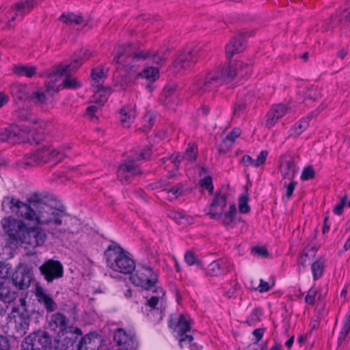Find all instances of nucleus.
<instances>
[{"label":"nucleus","instance_id":"f257e3e1","mask_svg":"<svg viewBox=\"0 0 350 350\" xmlns=\"http://www.w3.org/2000/svg\"><path fill=\"white\" fill-rule=\"evenodd\" d=\"M54 204L47 195L35 192L25 202L11 196L4 197L1 209L37 225L46 226L48 232L57 237L66 232L74 233L73 228L66 226L65 210L55 207Z\"/></svg>","mask_w":350,"mask_h":350},{"label":"nucleus","instance_id":"f03ea898","mask_svg":"<svg viewBox=\"0 0 350 350\" xmlns=\"http://www.w3.org/2000/svg\"><path fill=\"white\" fill-rule=\"evenodd\" d=\"M249 66L242 61L230 62L227 66L216 68L207 72L204 78L198 79L193 85V91L202 94L214 90L224 82H230L239 70Z\"/></svg>","mask_w":350,"mask_h":350},{"label":"nucleus","instance_id":"7ed1b4c3","mask_svg":"<svg viewBox=\"0 0 350 350\" xmlns=\"http://www.w3.org/2000/svg\"><path fill=\"white\" fill-rule=\"evenodd\" d=\"M227 193L223 189L215 193L207 212L211 219L219 220L225 227L233 228L235 224V216L237 215V207L234 204L229 206L228 211L224 213L227 206Z\"/></svg>","mask_w":350,"mask_h":350},{"label":"nucleus","instance_id":"20e7f679","mask_svg":"<svg viewBox=\"0 0 350 350\" xmlns=\"http://www.w3.org/2000/svg\"><path fill=\"white\" fill-rule=\"evenodd\" d=\"M105 256L107 265L116 272L131 274L135 270V261L119 245H110L105 252Z\"/></svg>","mask_w":350,"mask_h":350},{"label":"nucleus","instance_id":"39448f33","mask_svg":"<svg viewBox=\"0 0 350 350\" xmlns=\"http://www.w3.org/2000/svg\"><path fill=\"white\" fill-rule=\"evenodd\" d=\"M1 225L7 237L5 246H16L23 243V237L28 230V226L23 220L9 216L1 220Z\"/></svg>","mask_w":350,"mask_h":350},{"label":"nucleus","instance_id":"423d86ee","mask_svg":"<svg viewBox=\"0 0 350 350\" xmlns=\"http://www.w3.org/2000/svg\"><path fill=\"white\" fill-rule=\"evenodd\" d=\"M52 338L44 331L31 333L25 338L22 350H51Z\"/></svg>","mask_w":350,"mask_h":350},{"label":"nucleus","instance_id":"0eeeda50","mask_svg":"<svg viewBox=\"0 0 350 350\" xmlns=\"http://www.w3.org/2000/svg\"><path fill=\"white\" fill-rule=\"evenodd\" d=\"M9 325L15 330L16 337H22L26 333L29 326V317L25 308L13 307L8 316Z\"/></svg>","mask_w":350,"mask_h":350},{"label":"nucleus","instance_id":"6e6552de","mask_svg":"<svg viewBox=\"0 0 350 350\" xmlns=\"http://www.w3.org/2000/svg\"><path fill=\"white\" fill-rule=\"evenodd\" d=\"M155 294L146 300V306L150 308L148 316L152 321L159 322L163 319L165 310V301L163 299L165 292L162 288H157Z\"/></svg>","mask_w":350,"mask_h":350},{"label":"nucleus","instance_id":"1a4fd4ad","mask_svg":"<svg viewBox=\"0 0 350 350\" xmlns=\"http://www.w3.org/2000/svg\"><path fill=\"white\" fill-rule=\"evenodd\" d=\"M131 280L136 286H141L144 289L152 291L155 293L157 288L156 284L158 282V277L152 269L149 267H144L137 273L131 276Z\"/></svg>","mask_w":350,"mask_h":350},{"label":"nucleus","instance_id":"9d476101","mask_svg":"<svg viewBox=\"0 0 350 350\" xmlns=\"http://www.w3.org/2000/svg\"><path fill=\"white\" fill-rule=\"evenodd\" d=\"M142 173V172L136 160L127 159L120 165L117 170V176L122 183H129L135 176L139 175Z\"/></svg>","mask_w":350,"mask_h":350},{"label":"nucleus","instance_id":"9b49d317","mask_svg":"<svg viewBox=\"0 0 350 350\" xmlns=\"http://www.w3.org/2000/svg\"><path fill=\"white\" fill-rule=\"evenodd\" d=\"M46 239V234L42 228L38 226L28 227L22 244L27 245L25 248L28 246L29 248L34 249L44 245Z\"/></svg>","mask_w":350,"mask_h":350},{"label":"nucleus","instance_id":"f8f14e48","mask_svg":"<svg viewBox=\"0 0 350 350\" xmlns=\"http://www.w3.org/2000/svg\"><path fill=\"white\" fill-rule=\"evenodd\" d=\"M39 269L48 282L63 276V266L57 260H49L42 265Z\"/></svg>","mask_w":350,"mask_h":350},{"label":"nucleus","instance_id":"ddd939ff","mask_svg":"<svg viewBox=\"0 0 350 350\" xmlns=\"http://www.w3.org/2000/svg\"><path fill=\"white\" fill-rule=\"evenodd\" d=\"M36 157H38L40 163L51 161L57 163L66 157V154L62 150L44 146L36 150Z\"/></svg>","mask_w":350,"mask_h":350},{"label":"nucleus","instance_id":"4468645a","mask_svg":"<svg viewBox=\"0 0 350 350\" xmlns=\"http://www.w3.org/2000/svg\"><path fill=\"white\" fill-rule=\"evenodd\" d=\"M65 333L67 335L57 343L55 350H76L78 338L82 336L81 330L78 327L70 326Z\"/></svg>","mask_w":350,"mask_h":350},{"label":"nucleus","instance_id":"2eb2a0df","mask_svg":"<svg viewBox=\"0 0 350 350\" xmlns=\"http://www.w3.org/2000/svg\"><path fill=\"white\" fill-rule=\"evenodd\" d=\"M38 4V0H21L12 7L10 20L8 21V26L12 27V22L16 20V16L23 17Z\"/></svg>","mask_w":350,"mask_h":350},{"label":"nucleus","instance_id":"dca6fc26","mask_svg":"<svg viewBox=\"0 0 350 350\" xmlns=\"http://www.w3.org/2000/svg\"><path fill=\"white\" fill-rule=\"evenodd\" d=\"M32 273L27 266L18 268L12 275L13 284L19 290L27 289L32 280Z\"/></svg>","mask_w":350,"mask_h":350},{"label":"nucleus","instance_id":"f3484780","mask_svg":"<svg viewBox=\"0 0 350 350\" xmlns=\"http://www.w3.org/2000/svg\"><path fill=\"white\" fill-rule=\"evenodd\" d=\"M194 64H196V62L191 56L189 49H185L178 53L174 61L173 66L175 70L179 72L189 68Z\"/></svg>","mask_w":350,"mask_h":350},{"label":"nucleus","instance_id":"a211bd4d","mask_svg":"<svg viewBox=\"0 0 350 350\" xmlns=\"http://www.w3.org/2000/svg\"><path fill=\"white\" fill-rule=\"evenodd\" d=\"M170 183L163 184L158 183L155 184V189H161V195L165 197L169 200H173L177 198L183 193V185L181 183L177 184L175 186H170Z\"/></svg>","mask_w":350,"mask_h":350},{"label":"nucleus","instance_id":"6ab92c4d","mask_svg":"<svg viewBox=\"0 0 350 350\" xmlns=\"http://www.w3.org/2000/svg\"><path fill=\"white\" fill-rule=\"evenodd\" d=\"M122 70L126 73L125 75L122 76V80L126 85L134 84L137 79L139 78L138 75L139 67L135 64L133 60L127 64L122 66Z\"/></svg>","mask_w":350,"mask_h":350},{"label":"nucleus","instance_id":"aec40b11","mask_svg":"<svg viewBox=\"0 0 350 350\" xmlns=\"http://www.w3.org/2000/svg\"><path fill=\"white\" fill-rule=\"evenodd\" d=\"M245 49V43L242 36L234 37L226 45L225 51L227 59L230 60L232 56L243 52Z\"/></svg>","mask_w":350,"mask_h":350},{"label":"nucleus","instance_id":"412c9836","mask_svg":"<svg viewBox=\"0 0 350 350\" xmlns=\"http://www.w3.org/2000/svg\"><path fill=\"white\" fill-rule=\"evenodd\" d=\"M35 295L38 301L44 306L48 312L55 311L57 308V304L53 301L49 295L40 286H37L35 291Z\"/></svg>","mask_w":350,"mask_h":350},{"label":"nucleus","instance_id":"4be33fe9","mask_svg":"<svg viewBox=\"0 0 350 350\" xmlns=\"http://www.w3.org/2000/svg\"><path fill=\"white\" fill-rule=\"evenodd\" d=\"M280 170L284 178L293 180L296 172L294 159L291 157L283 156L281 158Z\"/></svg>","mask_w":350,"mask_h":350},{"label":"nucleus","instance_id":"5701e85b","mask_svg":"<svg viewBox=\"0 0 350 350\" xmlns=\"http://www.w3.org/2000/svg\"><path fill=\"white\" fill-rule=\"evenodd\" d=\"M178 334L179 336V343L181 345L183 342L187 341L191 342L193 340V336L187 334V332L190 331V321L183 314H180L178 321Z\"/></svg>","mask_w":350,"mask_h":350},{"label":"nucleus","instance_id":"b1692460","mask_svg":"<svg viewBox=\"0 0 350 350\" xmlns=\"http://www.w3.org/2000/svg\"><path fill=\"white\" fill-rule=\"evenodd\" d=\"M176 88L177 85L175 84L166 85L161 94L159 102L168 107H172L177 100Z\"/></svg>","mask_w":350,"mask_h":350},{"label":"nucleus","instance_id":"393cba45","mask_svg":"<svg viewBox=\"0 0 350 350\" xmlns=\"http://www.w3.org/2000/svg\"><path fill=\"white\" fill-rule=\"evenodd\" d=\"M137 76L145 79L148 81L146 88L149 91V92H152L155 88L153 83L159 77V69L157 68L149 66L144 68L142 72H138Z\"/></svg>","mask_w":350,"mask_h":350},{"label":"nucleus","instance_id":"a878e982","mask_svg":"<svg viewBox=\"0 0 350 350\" xmlns=\"http://www.w3.org/2000/svg\"><path fill=\"white\" fill-rule=\"evenodd\" d=\"M20 135L21 131L16 126L0 129V142L20 143L21 142Z\"/></svg>","mask_w":350,"mask_h":350},{"label":"nucleus","instance_id":"bb28decb","mask_svg":"<svg viewBox=\"0 0 350 350\" xmlns=\"http://www.w3.org/2000/svg\"><path fill=\"white\" fill-rule=\"evenodd\" d=\"M17 297V293L12 289V286L9 282L5 281L0 283V302L2 301V305H8Z\"/></svg>","mask_w":350,"mask_h":350},{"label":"nucleus","instance_id":"cd10ccee","mask_svg":"<svg viewBox=\"0 0 350 350\" xmlns=\"http://www.w3.org/2000/svg\"><path fill=\"white\" fill-rule=\"evenodd\" d=\"M68 319L62 313L56 312L52 314L50 320V327L53 330L59 329L61 332H66L70 327L68 326Z\"/></svg>","mask_w":350,"mask_h":350},{"label":"nucleus","instance_id":"c85d7f7f","mask_svg":"<svg viewBox=\"0 0 350 350\" xmlns=\"http://www.w3.org/2000/svg\"><path fill=\"white\" fill-rule=\"evenodd\" d=\"M120 115L122 126L129 127L136 116L135 107L132 105H126L120 110Z\"/></svg>","mask_w":350,"mask_h":350},{"label":"nucleus","instance_id":"c756f323","mask_svg":"<svg viewBox=\"0 0 350 350\" xmlns=\"http://www.w3.org/2000/svg\"><path fill=\"white\" fill-rule=\"evenodd\" d=\"M226 272V263L222 260L213 261L206 269V274L211 276H217Z\"/></svg>","mask_w":350,"mask_h":350},{"label":"nucleus","instance_id":"7c9ffc66","mask_svg":"<svg viewBox=\"0 0 350 350\" xmlns=\"http://www.w3.org/2000/svg\"><path fill=\"white\" fill-rule=\"evenodd\" d=\"M267 155L268 152L267 150H262L256 159H253L250 155H244L242 157L241 162L245 166L252 165L258 167L265 162Z\"/></svg>","mask_w":350,"mask_h":350},{"label":"nucleus","instance_id":"2f4dec72","mask_svg":"<svg viewBox=\"0 0 350 350\" xmlns=\"http://www.w3.org/2000/svg\"><path fill=\"white\" fill-rule=\"evenodd\" d=\"M10 92L13 97L18 100H22L29 98L27 94V87L25 84H12L10 87Z\"/></svg>","mask_w":350,"mask_h":350},{"label":"nucleus","instance_id":"473e14b6","mask_svg":"<svg viewBox=\"0 0 350 350\" xmlns=\"http://www.w3.org/2000/svg\"><path fill=\"white\" fill-rule=\"evenodd\" d=\"M132 48L131 45L129 44L127 46L121 45L119 46L118 50L117 51L116 55L113 57L112 60V64H120L121 63V60L124 58H131L132 57Z\"/></svg>","mask_w":350,"mask_h":350},{"label":"nucleus","instance_id":"72a5a7b5","mask_svg":"<svg viewBox=\"0 0 350 350\" xmlns=\"http://www.w3.org/2000/svg\"><path fill=\"white\" fill-rule=\"evenodd\" d=\"M72 72L70 65L59 66L55 68L53 73L48 76L47 80L51 81V83H55L59 79L67 74V72Z\"/></svg>","mask_w":350,"mask_h":350},{"label":"nucleus","instance_id":"f704fd0d","mask_svg":"<svg viewBox=\"0 0 350 350\" xmlns=\"http://www.w3.org/2000/svg\"><path fill=\"white\" fill-rule=\"evenodd\" d=\"M37 70L36 66H27L25 65H16L13 67V72L18 76H26L31 78Z\"/></svg>","mask_w":350,"mask_h":350},{"label":"nucleus","instance_id":"c9c22d12","mask_svg":"<svg viewBox=\"0 0 350 350\" xmlns=\"http://www.w3.org/2000/svg\"><path fill=\"white\" fill-rule=\"evenodd\" d=\"M91 56V53L88 49H81L76 57H75L73 62L70 64L72 71L77 70L83 63V62L88 59Z\"/></svg>","mask_w":350,"mask_h":350},{"label":"nucleus","instance_id":"e433bc0d","mask_svg":"<svg viewBox=\"0 0 350 350\" xmlns=\"http://www.w3.org/2000/svg\"><path fill=\"white\" fill-rule=\"evenodd\" d=\"M40 163V162L38 157H36V152H35L29 155H25L23 158V159H21V161H19L17 163V165L19 168L26 169L29 167H33Z\"/></svg>","mask_w":350,"mask_h":350},{"label":"nucleus","instance_id":"4c0bfd02","mask_svg":"<svg viewBox=\"0 0 350 350\" xmlns=\"http://www.w3.org/2000/svg\"><path fill=\"white\" fill-rule=\"evenodd\" d=\"M60 20L68 25H81L84 23V18L81 15H77L74 13L68 12L66 14H62Z\"/></svg>","mask_w":350,"mask_h":350},{"label":"nucleus","instance_id":"58836bf2","mask_svg":"<svg viewBox=\"0 0 350 350\" xmlns=\"http://www.w3.org/2000/svg\"><path fill=\"white\" fill-rule=\"evenodd\" d=\"M240 135V131L239 129H233L230 133H229L226 137L223 140V145L221 147L219 148V151L220 153H224L226 150L232 146L234 143L235 139L239 137Z\"/></svg>","mask_w":350,"mask_h":350},{"label":"nucleus","instance_id":"ea45409f","mask_svg":"<svg viewBox=\"0 0 350 350\" xmlns=\"http://www.w3.org/2000/svg\"><path fill=\"white\" fill-rule=\"evenodd\" d=\"M92 78L94 81L93 85L100 88L103 86L104 81L107 78V74L104 72L103 68H96L92 70Z\"/></svg>","mask_w":350,"mask_h":350},{"label":"nucleus","instance_id":"a19ab883","mask_svg":"<svg viewBox=\"0 0 350 350\" xmlns=\"http://www.w3.org/2000/svg\"><path fill=\"white\" fill-rule=\"evenodd\" d=\"M98 346L89 336L81 338L76 344V350H97Z\"/></svg>","mask_w":350,"mask_h":350},{"label":"nucleus","instance_id":"79ce46f5","mask_svg":"<svg viewBox=\"0 0 350 350\" xmlns=\"http://www.w3.org/2000/svg\"><path fill=\"white\" fill-rule=\"evenodd\" d=\"M313 116L314 113H312L308 117L301 119L297 123H296L293 126L292 131L294 132V134L296 136L299 135L301 133L304 132V131H305L308 128L309 125V121Z\"/></svg>","mask_w":350,"mask_h":350},{"label":"nucleus","instance_id":"37998d69","mask_svg":"<svg viewBox=\"0 0 350 350\" xmlns=\"http://www.w3.org/2000/svg\"><path fill=\"white\" fill-rule=\"evenodd\" d=\"M97 88L98 90L92 96V101L103 105L107 101L110 90H104L103 86Z\"/></svg>","mask_w":350,"mask_h":350},{"label":"nucleus","instance_id":"c03bdc74","mask_svg":"<svg viewBox=\"0 0 350 350\" xmlns=\"http://www.w3.org/2000/svg\"><path fill=\"white\" fill-rule=\"evenodd\" d=\"M324 260L317 259L312 264V271L314 280H317L321 277L324 271Z\"/></svg>","mask_w":350,"mask_h":350},{"label":"nucleus","instance_id":"a18cd8bd","mask_svg":"<svg viewBox=\"0 0 350 350\" xmlns=\"http://www.w3.org/2000/svg\"><path fill=\"white\" fill-rule=\"evenodd\" d=\"M185 260L189 265H196L199 268L203 269L202 262L197 258L195 254L188 251L185 254Z\"/></svg>","mask_w":350,"mask_h":350},{"label":"nucleus","instance_id":"49530a36","mask_svg":"<svg viewBox=\"0 0 350 350\" xmlns=\"http://www.w3.org/2000/svg\"><path fill=\"white\" fill-rule=\"evenodd\" d=\"M29 98L32 102L38 105L46 104L47 100L45 94L39 91L33 92Z\"/></svg>","mask_w":350,"mask_h":350},{"label":"nucleus","instance_id":"de8ad7c7","mask_svg":"<svg viewBox=\"0 0 350 350\" xmlns=\"http://www.w3.org/2000/svg\"><path fill=\"white\" fill-rule=\"evenodd\" d=\"M17 116L18 118L22 120V121H27V120H31L33 123L36 124L37 121L36 120H32V113L31 110L26 107V108H21L19 109L17 111Z\"/></svg>","mask_w":350,"mask_h":350},{"label":"nucleus","instance_id":"09e8293b","mask_svg":"<svg viewBox=\"0 0 350 350\" xmlns=\"http://www.w3.org/2000/svg\"><path fill=\"white\" fill-rule=\"evenodd\" d=\"M70 72H67L65 79L62 82L63 88L76 89L80 86V83L77 81L76 78H72L69 76Z\"/></svg>","mask_w":350,"mask_h":350},{"label":"nucleus","instance_id":"8fccbe9b","mask_svg":"<svg viewBox=\"0 0 350 350\" xmlns=\"http://www.w3.org/2000/svg\"><path fill=\"white\" fill-rule=\"evenodd\" d=\"M249 198L247 195L242 196L239 200V209L241 213H247L250 211V207L248 205Z\"/></svg>","mask_w":350,"mask_h":350},{"label":"nucleus","instance_id":"3c124183","mask_svg":"<svg viewBox=\"0 0 350 350\" xmlns=\"http://www.w3.org/2000/svg\"><path fill=\"white\" fill-rule=\"evenodd\" d=\"M274 284L275 281L272 277L270 278L269 282H265L262 280H260V284L256 289L260 293L267 292L271 289L272 286H274Z\"/></svg>","mask_w":350,"mask_h":350},{"label":"nucleus","instance_id":"603ef678","mask_svg":"<svg viewBox=\"0 0 350 350\" xmlns=\"http://www.w3.org/2000/svg\"><path fill=\"white\" fill-rule=\"evenodd\" d=\"M350 331V313L347 316V319L344 323L342 328L340 331V336L338 338V341L341 342L345 340V337L347 336Z\"/></svg>","mask_w":350,"mask_h":350},{"label":"nucleus","instance_id":"864d4df0","mask_svg":"<svg viewBox=\"0 0 350 350\" xmlns=\"http://www.w3.org/2000/svg\"><path fill=\"white\" fill-rule=\"evenodd\" d=\"M261 312L258 308H255L252 310V313L247 319V323L249 325H256L258 322L260 321V317Z\"/></svg>","mask_w":350,"mask_h":350},{"label":"nucleus","instance_id":"5fc2aeb1","mask_svg":"<svg viewBox=\"0 0 350 350\" xmlns=\"http://www.w3.org/2000/svg\"><path fill=\"white\" fill-rule=\"evenodd\" d=\"M182 158L179 156V154H172L170 157L167 158H163L161 161L162 163H165L166 161L170 162V163L173 164V170H175L176 171L178 170L179 163L181 161Z\"/></svg>","mask_w":350,"mask_h":350},{"label":"nucleus","instance_id":"6e6d98bb","mask_svg":"<svg viewBox=\"0 0 350 350\" xmlns=\"http://www.w3.org/2000/svg\"><path fill=\"white\" fill-rule=\"evenodd\" d=\"M269 111L280 118L287 112L288 107L284 104H278L273 105Z\"/></svg>","mask_w":350,"mask_h":350},{"label":"nucleus","instance_id":"4d7b16f0","mask_svg":"<svg viewBox=\"0 0 350 350\" xmlns=\"http://www.w3.org/2000/svg\"><path fill=\"white\" fill-rule=\"evenodd\" d=\"M165 53H166L165 52H158V51L154 53H151V55L150 57L152 58V61L155 64L163 65L167 59V56H166Z\"/></svg>","mask_w":350,"mask_h":350},{"label":"nucleus","instance_id":"13d9d810","mask_svg":"<svg viewBox=\"0 0 350 350\" xmlns=\"http://www.w3.org/2000/svg\"><path fill=\"white\" fill-rule=\"evenodd\" d=\"M200 185L205 189H207L211 194L213 192V185L212 178L210 176H207L200 180Z\"/></svg>","mask_w":350,"mask_h":350},{"label":"nucleus","instance_id":"bf43d9fd","mask_svg":"<svg viewBox=\"0 0 350 350\" xmlns=\"http://www.w3.org/2000/svg\"><path fill=\"white\" fill-rule=\"evenodd\" d=\"M151 55L150 51H132V57L131 60L134 62L135 60H139V59H146L148 57H150Z\"/></svg>","mask_w":350,"mask_h":350},{"label":"nucleus","instance_id":"052dcab7","mask_svg":"<svg viewBox=\"0 0 350 350\" xmlns=\"http://www.w3.org/2000/svg\"><path fill=\"white\" fill-rule=\"evenodd\" d=\"M189 49L196 62L204 55V49L203 46H196L193 48H189Z\"/></svg>","mask_w":350,"mask_h":350},{"label":"nucleus","instance_id":"680f3d73","mask_svg":"<svg viewBox=\"0 0 350 350\" xmlns=\"http://www.w3.org/2000/svg\"><path fill=\"white\" fill-rule=\"evenodd\" d=\"M338 21L345 26H350V8L342 12Z\"/></svg>","mask_w":350,"mask_h":350},{"label":"nucleus","instance_id":"e2e57ef3","mask_svg":"<svg viewBox=\"0 0 350 350\" xmlns=\"http://www.w3.org/2000/svg\"><path fill=\"white\" fill-rule=\"evenodd\" d=\"M169 217L179 224L182 223V220H188L189 219V217L187 215L178 211H170L169 213Z\"/></svg>","mask_w":350,"mask_h":350},{"label":"nucleus","instance_id":"0e129e2a","mask_svg":"<svg viewBox=\"0 0 350 350\" xmlns=\"http://www.w3.org/2000/svg\"><path fill=\"white\" fill-rule=\"evenodd\" d=\"M314 170L311 166L306 167L304 169L301 178L304 180H307L314 178Z\"/></svg>","mask_w":350,"mask_h":350},{"label":"nucleus","instance_id":"69168bd1","mask_svg":"<svg viewBox=\"0 0 350 350\" xmlns=\"http://www.w3.org/2000/svg\"><path fill=\"white\" fill-rule=\"evenodd\" d=\"M267 119L266 120V126L269 129L273 126L278 121L280 118H278L273 113L269 111L267 115Z\"/></svg>","mask_w":350,"mask_h":350},{"label":"nucleus","instance_id":"338daca9","mask_svg":"<svg viewBox=\"0 0 350 350\" xmlns=\"http://www.w3.org/2000/svg\"><path fill=\"white\" fill-rule=\"evenodd\" d=\"M183 157L191 162L195 161L196 159V152L195 151L194 147L189 146L186 149V151L185 152Z\"/></svg>","mask_w":350,"mask_h":350},{"label":"nucleus","instance_id":"774afa93","mask_svg":"<svg viewBox=\"0 0 350 350\" xmlns=\"http://www.w3.org/2000/svg\"><path fill=\"white\" fill-rule=\"evenodd\" d=\"M317 293V291L314 288H311L307 295L305 297V301L308 304H314L315 301V297Z\"/></svg>","mask_w":350,"mask_h":350}]
</instances>
